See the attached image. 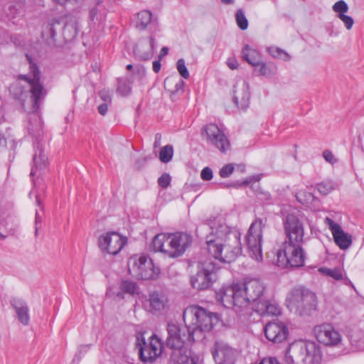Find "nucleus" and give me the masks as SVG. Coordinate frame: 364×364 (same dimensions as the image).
Masks as SVG:
<instances>
[{"instance_id":"obj_57","label":"nucleus","mask_w":364,"mask_h":364,"mask_svg":"<svg viewBox=\"0 0 364 364\" xmlns=\"http://www.w3.org/2000/svg\"><path fill=\"white\" fill-rule=\"evenodd\" d=\"M233 0H221V2L224 4H229L232 3Z\"/></svg>"},{"instance_id":"obj_14","label":"nucleus","mask_w":364,"mask_h":364,"mask_svg":"<svg viewBox=\"0 0 364 364\" xmlns=\"http://www.w3.org/2000/svg\"><path fill=\"white\" fill-rule=\"evenodd\" d=\"M139 355L141 360L144 363L154 362L162 353L164 344L160 338L156 335L150 337L147 343L142 340L141 343H139Z\"/></svg>"},{"instance_id":"obj_49","label":"nucleus","mask_w":364,"mask_h":364,"mask_svg":"<svg viewBox=\"0 0 364 364\" xmlns=\"http://www.w3.org/2000/svg\"><path fill=\"white\" fill-rule=\"evenodd\" d=\"M227 65L231 70H235L238 67V62L235 58H230L227 60Z\"/></svg>"},{"instance_id":"obj_32","label":"nucleus","mask_w":364,"mask_h":364,"mask_svg":"<svg viewBox=\"0 0 364 364\" xmlns=\"http://www.w3.org/2000/svg\"><path fill=\"white\" fill-rule=\"evenodd\" d=\"M119 289L131 296L138 294L139 291L138 284L129 279H123L120 281Z\"/></svg>"},{"instance_id":"obj_22","label":"nucleus","mask_w":364,"mask_h":364,"mask_svg":"<svg viewBox=\"0 0 364 364\" xmlns=\"http://www.w3.org/2000/svg\"><path fill=\"white\" fill-rule=\"evenodd\" d=\"M241 291L240 284H235L232 287H229L221 290L222 302H226L232 304L235 308L238 307L239 309H243L245 301Z\"/></svg>"},{"instance_id":"obj_45","label":"nucleus","mask_w":364,"mask_h":364,"mask_svg":"<svg viewBox=\"0 0 364 364\" xmlns=\"http://www.w3.org/2000/svg\"><path fill=\"white\" fill-rule=\"evenodd\" d=\"M323 156L325 159V160L326 161L329 162L330 164H333L336 162V159L334 155L329 150H325L323 152Z\"/></svg>"},{"instance_id":"obj_12","label":"nucleus","mask_w":364,"mask_h":364,"mask_svg":"<svg viewBox=\"0 0 364 364\" xmlns=\"http://www.w3.org/2000/svg\"><path fill=\"white\" fill-rule=\"evenodd\" d=\"M264 289L263 283L257 279H250L240 284L241 293L245 301L243 308L252 304L254 309L257 303L264 299Z\"/></svg>"},{"instance_id":"obj_64","label":"nucleus","mask_w":364,"mask_h":364,"mask_svg":"<svg viewBox=\"0 0 364 364\" xmlns=\"http://www.w3.org/2000/svg\"><path fill=\"white\" fill-rule=\"evenodd\" d=\"M150 43H151V46L153 47L154 46V39L153 38L150 39Z\"/></svg>"},{"instance_id":"obj_51","label":"nucleus","mask_w":364,"mask_h":364,"mask_svg":"<svg viewBox=\"0 0 364 364\" xmlns=\"http://www.w3.org/2000/svg\"><path fill=\"white\" fill-rule=\"evenodd\" d=\"M171 177L168 173H164L159 178L158 182H171Z\"/></svg>"},{"instance_id":"obj_50","label":"nucleus","mask_w":364,"mask_h":364,"mask_svg":"<svg viewBox=\"0 0 364 364\" xmlns=\"http://www.w3.org/2000/svg\"><path fill=\"white\" fill-rule=\"evenodd\" d=\"M108 104L109 103L105 102V103L100 105V106H98L97 109H98L99 113L101 115L104 116L107 112Z\"/></svg>"},{"instance_id":"obj_47","label":"nucleus","mask_w":364,"mask_h":364,"mask_svg":"<svg viewBox=\"0 0 364 364\" xmlns=\"http://www.w3.org/2000/svg\"><path fill=\"white\" fill-rule=\"evenodd\" d=\"M41 221H42L41 217L40 216L38 212L36 210V215H35V235H36V237L38 236V230L41 227L38 225L39 224L41 225Z\"/></svg>"},{"instance_id":"obj_8","label":"nucleus","mask_w":364,"mask_h":364,"mask_svg":"<svg viewBox=\"0 0 364 364\" xmlns=\"http://www.w3.org/2000/svg\"><path fill=\"white\" fill-rule=\"evenodd\" d=\"M128 272L138 279L154 280L159 277L160 269L155 267L151 258L134 255L129 259Z\"/></svg>"},{"instance_id":"obj_26","label":"nucleus","mask_w":364,"mask_h":364,"mask_svg":"<svg viewBox=\"0 0 364 364\" xmlns=\"http://www.w3.org/2000/svg\"><path fill=\"white\" fill-rule=\"evenodd\" d=\"M150 311L153 314L163 313L168 309V299L158 292H153L149 296Z\"/></svg>"},{"instance_id":"obj_19","label":"nucleus","mask_w":364,"mask_h":364,"mask_svg":"<svg viewBox=\"0 0 364 364\" xmlns=\"http://www.w3.org/2000/svg\"><path fill=\"white\" fill-rule=\"evenodd\" d=\"M324 223L331 231L335 243L341 249L346 250L351 245V236L346 233L339 224L335 223L329 217L325 218Z\"/></svg>"},{"instance_id":"obj_40","label":"nucleus","mask_w":364,"mask_h":364,"mask_svg":"<svg viewBox=\"0 0 364 364\" xmlns=\"http://www.w3.org/2000/svg\"><path fill=\"white\" fill-rule=\"evenodd\" d=\"M333 9L335 12L338 13V16L341 14H345L348 11V6L344 1H338L333 6Z\"/></svg>"},{"instance_id":"obj_43","label":"nucleus","mask_w":364,"mask_h":364,"mask_svg":"<svg viewBox=\"0 0 364 364\" xmlns=\"http://www.w3.org/2000/svg\"><path fill=\"white\" fill-rule=\"evenodd\" d=\"M338 17L345 23V26L348 30L351 29L353 26L354 21L350 16L346 14H341Z\"/></svg>"},{"instance_id":"obj_46","label":"nucleus","mask_w":364,"mask_h":364,"mask_svg":"<svg viewBox=\"0 0 364 364\" xmlns=\"http://www.w3.org/2000/svg\"><path fill=\"white\" fill-rule=\"evenodd\" d=\"M100 98L107 103H111V96L109 92L105 90H103L99 93Z\"/></svg>"},{"instance_id":"obj_37","label":"nucleus","mask_w":364,"mask_h":364,"mask_svg":"<svg viewBox=\"0 0 364 364\" xmlns=\"http://www.w3.org/2000/svg\"><path fill=\"white\" fill-rule=\"evenodd\" d=\"M236 21L238 27L242 30H245L248 27V21L242 11L238 9L236 13Z\"/></svg>"},{"instance_id":"obj_18","label":"nucleus","mask_w":364,"mask_h":364,"mask_svg":"<svg viewBox=\"0 0 364 364\" xmlns=\"http://www.w3.org/2000/svg\"><path fill=\"white\" fill-rule=\"evenodd\" d=\"M242 254V247L240 237L236 235H227L223 237V254L220 262H231Z\"/></svg>"},{"instance_id":"obj_31","label":"nucleus","mask_w":364,"mask_h":364,"mask_svg":"<svg viewBox=\"0 0 364 364\" xmlns=\"http://www.w3.org/2000/svg\"><path fill=\"white\" fill-rule=\"evenodd\" d=\"M169 360L171 364H198L195 358L190 356V352L182 354L176 352L170 356Z\"/></svg>"},{"instance_id":"obj_55","label":"nucleus","mask_w":364,"mask_h":364,"mask_svg":"<svg viewBox=\"0 0 364 364\" xmlns=\"http://www.w3.org/2000/svg\"><path fill=\"white\" fill-rule=\"evenodd\" d=\"M70 26H65L64 29H63V34L64 36L66 37V33L67 31H68L70 30Z\"/></svg>"},{"instance_id":"obj_33","label":"nucleus","mask_w":364,"mask_h":364,"mask_svg":"<svg viewBox=\"0 0 364 364\" xmlns=\"http://www.w3.org/2000/svg\"><path fill=\"white\" fill-rule=\"evenodd\" d=\"M152 14L149 11H142L138 14L136 26L145 28L151 21Z\"/></svg>"},{"instance_id":"obj_2","label":"nucleus","mask_w":364,"mask_h":364,"mask_svg":"<svg viewBox=\"0 0 364 364\" xmlns=\"http://www.w3.org/2000/svg\"><path fill=\"white\" fill-rule=\"evenodd\" d=\"M183 318L184 322H188V325L191 326V330L196 331L197 339L202 337L203 331H210L220 321L218 314L197 305L186 308L183 311Z\"/></svg>"},{"instance_id":"obj_5","label":"nucleus","mask_w":364,"mask_h":364,"mask_svg":"<svg viewBox=\"0 0 364 364\" xmlns=\"http://www.w3.org/2000/svg\"><path fill=\"white\" fill-rule=\"evenodd\" d=\"M287 306L300 316H310L316 311V294L304 287L292 289L287 298Z\"/></svg>"},{"instance_id":"obj_20","label":"nucleus","mask_w":364,"mask_h":364,"mask_svg":"<svg viewBox=\"0 0 364 364\" xmlns=\"http://www.w3.org/2000/svg\"><path fill=\"white\" fill-rule=\"evenodd\" d=\"M205 133L208 140L221 152H225L230 149V143L224 133L214 124L206 126Z\"/></svg>"},{"instance_id":"obj_58","label":"nucleus","mask_w":364,"mask_h":364,"mask_svg":"<svg viewBox=\"0 0 364 364\" xmlns=\"http://www.w3.org/2000/svg\"><path fill=\"white\" fill-rule=\"evenodd\" d=\"M301 192H299V193H298L296 194V196L297 200H298L300 203H302V200H301Z\"/></svg>"},{"instance_id":"obj_16","label":"nucleus","mask_w":364,"mask_h":364,"mask_svg":"<svg viewBox=\"0 0 364 364\" xmlns=\"http://www.w3.org/2000/svg\"><path fill=\"white\" fill-rule=\"evenodd\" d=\"M264 332L267 339L273 343L286 341L289 333L287 325L277 319L268 322L264 328Z\"/></svg>"},{"instance_id":"obj_27","label":"nucleus","mask_w":364,"mask_h":364,"mask_svg":"<svg viewBox=\"0 0 364 364\" xmlns=\"http://www.w3.org/2000/svg\"><path fill=\"white\" fill-rule=\"evenodd\" d=\"M48 161V158L43 154L36 155L34 157V166L31 169V175L33 180H39L45 173Z\"/></svg>"},{"instance_id":"obj_38","label":"nucleus","mask_w":364,"mask_h":364,"mask_svg":"<svg viewBox=\"0 0 364 364\" xmlns=\"http://www.w3.org/2000/svg\"><path fill=\"white\" fill-rule=\"evenodd\" d=\"M269 52L273 57L281 58L284 60H287L290 58V56L288 55V53L277 47L269 48Z\"/></svg>"},{"instance_id":"obj_28","label":"nucleus","mask_w":364,"mask_h":364,"mask_svg":"<svg viewBox=\"0 0 364 364\" xmlns=\"http://www.w3.org/2000/svg\"><path fill=\"white\" fill-rule=\"evenodd\" d=\"M250 185V188L255 191L257 197L261 200H268L270 199V194L261 189L259 183H226V188H238L242 186Z\"/></svg>"},{"instance_id":"obj_35","label":"nucleus","mask_w":364,"mask_h":364,"mask_svg":"<svg viewBox=\"0 0 364 364\" xmlns=\"http://www.w3.org/2000/svg\"><path fill=\"white\" fill-rule=\"evenodd\" d=\"M173 155V149L171 145H166L161 148L159 152V159L164 163L170 161Z\"/></svg>"},{"instance_id":"obj_60","label":"nucleus","mask_w":364,"mask_h":364,"mask_svg":"<svg viewBox=\"0 0 364 364\" xmlns=\"http://www.w3.org/2000/svg\"><path fill=\"white\" fill-rule=\"evenodd\" d=\"M159 185H161L162 188H166L170 185V183H159Z\"/></svg>"},{"instance_id":"obj_23","label":"nucleus","mask_w":364,"mask_h":364,"mask_svg":"<svg viewBox=\"0 0 364 364\" xmlns=\"http://www.w3.org/2000/svg\"><path fill=\"white\" fill-rule=\"evenodd\" d=\"M233 99L237 106L242 109L248 106L250 92L248 85L245 82L241 81L235 85Z\"/></svg>"},{"instance_id":"obj_3","label":"nucleus","mask_w":364,"mask_h":364,"mask_svg":"<svg viewBox=\"0 0 364 364\" xmlns=\"http://www.w3.org/2000/svg\"><path fill=\"white\" fill-rule=\"evenodd\" d=\"M166 331L168 336L166 345L171 350L170 356L173 355L176 352H180L181 354L189 353L186 344H192L197 340L196 331L191 330V326L188 322L185 323V326L169 322L167 324Z\"/></svg>"},{"instance_id":"obj_53","label":"nucleus","mask_w":364,"mask_h":364,"mask_svg":"<svg viewBox=\"0 0 364 364\" xmlns=\"http://www.w3.org/2000/svg\"><path fill=\"white\" fill-rule=\"evenodd\" d=\"M168 48L167 47H163L159 55V59H161L163 57L166 56L168 54Z\"/></svg>"},{"instance_id":"obj_25","label":"nucleus","mask_w":364,"mask_h":364,"mask_svg":"<svg viewBox=\"0 0 364 364\" xmlns=\"http://www.w3.org/2000/svg\"><path fill=\"white\" fill-rule=\"evenodd\" d=\"M254 310L261 316H277L281 313V309L277 303L265 299L257 303Z\"/></svg>"},{"instance_id":"obj_42","label":"nucleus","mask_w":364,"mask_h":364,"mask_svg":"<svg viewBox=\"0 0 364 364\" xmlns=\"http://www.w3.org/2000/svg\"><path fill=\"white\" fill-rule=\"evenodd\" d=\"M234 166L232 164H228L225 165L220 170V176L222 178H226L230 176V174L233 172Z\"/></svg>"},{"instance_id":"obj_52","label":"nucleus","mask_w":364,"mask_h":364,"mask_svg":"<svg viewBox=\"0 0 364 364\" xmlns=\"http://www.w3.org/2000/svg\"><path fill=\"white\" fill-rule=\"evenodd\" d=\"M153 70L154 73H157L161 70V63L159 60H156L153 62Z\"/></svg>"},{"instance_id":"obj_41","label":"nucleus","mask_w":364,"mask_h":364,"mask_svg":"<svg viewBox=\"0 0 364 364\" xmlns=\"http://www.w3.org/2000/svg\"><path fill=\"white\" fill-rule=\"evenodd\" d=\"M316 188L322 196H326L333 189L332 183H316Z\"/></svg>"},{"instance_id":"obj_56","label":"nucleus","mask_w":364,"mask_h":364,"mask_svg":"<svg viewBox=\"0 0 364 364\" xmlns=\"http://www.w3.org/2000/svg\"><path fill=\"white\" fill-rule=\"evenodd\" d=\"M71 27H72V29H73V33L71 36V38H74L76 36V34H77L76 28L75 26H72Z\"/></svg>"},{"instance_id":"obj_13","label":"nucleus","mask_w":364,"mask_h":364,"mask_svg":"<svg viewBox=\"0 0 364 364\" xmlns=\"http://www.w3.org/2000/svg\"><path fill=\"white\" fill-rule=\"evenodd\" d=\"M286 240L283 243L303 245L304 228L303 223L294 215L289 214L284 222Z\"/></svg>"},{"instance_id":"obj_1","label":"nucleus","mask_w":364,"mask_h":364,"mask_svg":"<svg viewBox=\"0 0 364 364\" xmlns=\"http://www.w3.org/2000/svg\"><path fill=\"white\" fill-rule=\"evenodd\" d=\"M27 58L30 62V73L18 75L17 80L27 82L29 90L27 91L24 86L17 82L11 86L10 92L23 109H28L31 112L36 113L39 111L41 102L47 92L41 82V73L38 66L28 56Z\"/></svg>"},{"instance_id":"obj_9","label":"nucleus","mask_w":364,"mask_h":364,"mask_svg":"<svg viewBox=\"0 0 364 364\" xmlns=\"http://www.w3.org/2000/svg\"><path fill=\"white\" fill-rule=\"evenodd\" d=\"M198 270L196 274L191 276L190 282L193 289L197 290H206L211 287L218 279L217 267L215 262L211 260L198 262Z\"/></svg>"},{"instance_id":"obj_34","label":"nucleus","mask_w":364,"mask_h":364,"mask_svg":"<svg viewBox=\"0 0 364 364\" xmlns=\"http://www.w3.org/2000/svg\"><path fill=\"white\" fill-rule=\"evenodd\" d=\"M318 271L326 276L333 278L336 280L343 279L342 270L339 267H336L333 269L327 267H321L319 268Z\"/></svg>"},{"instance_id":"obj_15","label":"nucleus","mask_w":364,"mask_h":364,"mask_svg":"<svg viewBox=\"0 0 364 364\" xmlns=\"http://www.w3.org/2000/svg\"><path fill=\"white\" fill-rule=\"evenodd\" d=\"M127 242V237L117 232L112 231L100 236L98 246L102 252L116 255L124 247Z\"/></svg>"},{"instance_id":"obj_7","label":"nucleus","mask_w":364,"mask_h":364,"mask_svg":"<svg viewBox=\"0 0 364 364\" xmlns=\"http://www.w3.org/2000/svg\"><path fill=\"white\" fill-rule=\"evenodd\" d=\"M303 245L282 243L277 252L275 264L282 269H294L304 265L306 253Z\"/></svg>"},{"instance_id":"obj_39","label":"nucleus","mask_w":364,"mask_h":364,"mask_svg":"<svg viewBox=\"0 0 364 364\" xmlns=\"http://www.w3.org/2000/svg\"><path fill=\"white\" fill-rule=\"evenodd\" d=\"M177 70L184 79H188L189 77V72L186 66L185 60L182 58L177 61L176 65Z\"/></svg>"},{"instance_id":"obj_48","label":"nucleus","mask_w":364,"mask_h":364,"mask_svg":"<svg viewBox=\"0 0 364 364\" xmlns=\"http://www.w3.org/2000/svg\"><path fill=\"white\" fill-rule=\"evenodd\" d=\"M259 73L262 75H269L272 74L271 69L264 63L260 65Z\"/></svg>"},{"instance_id":"obj_59","label":"nucleus","mask_w":364,"mask_h":364,"mask_svg":"<svg viewBox=\"0 0 364 364\" xmlns=\"http://www.w3.org/2000/svg\"><path fill=\"white\" fill-rule=\"evenodd\" d=\"M161 134H158L156 135V141H155V146H156L157 140L160 141L161 139Z\"/></svg>"},{"instance_id":"obj_54","label":"nucleus","mask_w":364,"mask_h":364,"mask_svg":"<svg viewBox=\"0 0 364 364\" xmlns=\"http://www.w3.org/2000/svg\"><path fill=\"white\" fill-rule=\"evenodd\" d=\"M124 294H126V293L120 290L116 293V296L119 299H123L124 298Z\"/></svg>"},{"instance_id":"obj_10","label":"nucleus","mask_w":364,"mask_h":364,"mask_svg":"<svg viewBox=\"0 0 364 364\" xmlns=\"http://www.w3.org/2000/svg\"><path fill=\"white\" fill-rule=\"evenodd\" d=\"M267 222V218H256L250 225L245 237L250 257L258 262L262 260V233Z\"/></svg>"},{"instance_id":"obj_30","label":"nucleus","mask_w":364,"mask_h":364,"mask_svg":"<svg viewBox=\"0 0 364 364\" xmlns=\"http://www.w3.org/2000/svg\"><path fill=\"white\" fill-rule=\"evenodd\" d=\"M169 234H158L152 240L150 248L154 252H161L166 255L165 244L168 243Z\"/></svg>"},{"instance_id":"obj_63","label":"nucleus","mask_w":364,"mask_h":364,"mask_svg":"<svg viewBox=\"0 0 364 364\" xmlns=\"http://www.w3.org/2000/svg\"><path fill=\"white\" fill-rule=\"evenodd\" d=\"M6 237V235H3V234H1V233L0 232V239H1V240H4Z\"/></svg>"},{"instance_id":"obj_44","label":"nucleus","mask_w":364,"mask_h":364,"mask_svg":"<svg viewBox=\"0 0 364 364\" xmlns=\"http://www.w3.org/2000/svg\"><path fill=\"white\" fill-rule=\"evenodd\" d=\"M203 181H210L213 178V171L209 167L204 168L200 173Z\"/></svg>"},{"instance_id":"obj_11","label":"nucleus","mask_w":364,"mask_h":364,"mask_svg":"<svg viewBox=\"0 0 364 364\" xmlns=\"http://www.w3.org/2000/svg\"><path fill=\"white\" fill-rule=\"evenodd\" d=\"M193 237L188 233L177 232L169 234L166 255L172 258L181 257L191 247Z\"/></svg>"},{"instance_id":"obj_4","label":"nucleus","mask_w":364,"mask_h":364,"mask_svg":"<svg viewBox=\"0 0 364 364\" xmlns=\"http://www.w3.org/2000/svg\"><path fill=\"white\" fill-rule=\"evenodd\" d=\"M321 356L319 349L314 342H296L286 350V364H318Z\"/></svg>"},{"instance_id":"obj_6","label":"nucleus","mask_w":364,"mask_h":364,"mask_svg":"<svg viewBox=\"0 0 364 364\" xmlns=\"http://www.w3.org/2000/svg\"><path fill=\"white\" fill-rule=\"evenodd\" d=\"M199 228L201 230H211L210 235H208L205 238V249L212 257L220 261L223 254V237L230 232L228 227L215 219L201 225Z\"/></svg>"},{"instance_id":"obj_29","label":"nucleus","mask_w":364,"mask_h":364,"mask_svg":"<svg viewBox=\"0 0 364 364\" xmlns=\"http://www.w3.org/2000/svg\"><path fill=\"white\" fill-rule=\"evenodd\" d=\"M242 55L250 65L257 66L260 65L261 55L255 49L245 46L242 49Z\"/></svg>"},{"instance_id":"obj_61","label":"nucleus","mask_w":364,"mask_h":364,"mask_svg":"<svg viewBox=\"0 0 364 364\" xmlns=\"http://www.w3.org/2000/svg\"><path fill=\"white\" fill-rule=\"evenodd\" d=\"M55 1L59 3V4H65L68 0H54Z\"/></svg>"},{"instance_id":"obj_36","label":"nucleus","mask_w":364,"mask_h":364,"mask_svg":"<svg viewBox=\"0 0 364 364\" xmlns=\"http://www.w3.org/2000/svg\"><path fill=\"white\" fill-rule=\"evenodd\" d=\"M59 21L56 19H53L48 23L43 31V35L48 38H53L55 35V26H59Z\"/></svg>"},{"instance_id":"obj_24","label":"nucleus","mask_w":364,"mask_h":364,"mask_svg":"<svg viewBox=\"0 0 364 364\" xmlns=\"http://www.w3.org/2000/svg\"><path fill=\"white\" fill-rule=\"evenodd\" d=\"M10 303L15 310L18 321L23 326H28L30 321V316L26 302L22 299L14 298Z\"/></svg>"},{"instance_id":"obj_62","label":"nucleus","mask_w":364,"mask_h":364,"mask_svg":"<svg viewBox=\"0 0 364 364\" xmlns=\"http://www.w3.org/2000/svg\"><path fill=\"white\" fill-rule=\"evenodd\" d=\"M132 68H133V66L131 64H129V65H127V69L129 70H132Z\"/></svg>"},{"instance_id":"obj_21","label":"nucleus","mask_w":364,"mask_h":364,"mask_svg":"<svg viewBox=\"0 0 364 364\" xmlns=\"http://www.w3.org/2000/svg\"><path fill=\"white\" fill-rule=\"evenodd\" d=\"M213 356L216 364H235L236 352L227 344L216 342Z\"/></svg>"},{"instance_id":"obj_17","label":"nucleus","mask_w":364,"mask_h":364,"mask_svg":"<svg viewBox=\"0 0 364 364\" xmlns=\"http://www.w3.org/2000/svg\"><path fill=\"white\" fill-rule=\"evenodd\" d=\"M314 333L317 341L325 346H336L341 341V336L331 323L316 326Z\"/></svg>"}]
</instances>
